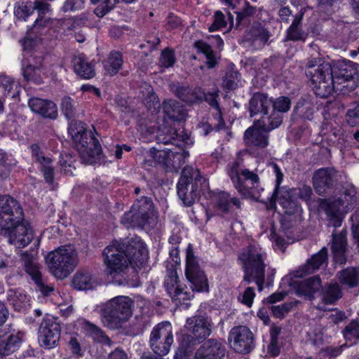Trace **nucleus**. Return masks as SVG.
<instances>
[{
	"instance_id": "f257e3e1",
	"label": "nucleus",
	"mask_w": 359,
	"mask_h": 359,
	"mask_svg": "<svg viewBox=\"0 0 359 359\" xmlns=\"http://www.w3.org/2000/svg\"><path fill=\"white\" fill-rule=\"evenodd\" d=\"M266 259L265 250L255 243L245 248L238 257V260L245 271L243 281L250 283L255 280L259 291L263 289L265 278Z\"/></svg>"
},
{
	"instance_id": "f03ea898",
	"label": "nucleus",
	"mask_w": 359,
	"mask_h": 359,
	"mask_svg": "<svg viewBox=\"0 0 359 359\" xmlns=\"http://www.w3.org/2000/svg\"><path fill=\"white\" fill-rule=\"evenodd\" d=\"M133 301L128 296H117L107 301L101 309L102 321L111 330L119 329L131 317Z\"/></svg>"
},
{
	"instance_id": "7ed1b4c3",
	"label": "nucleus",
	"mask_w": 359,
	"mask_h": 359,
	"mask_svg": "<svg viewBox=\"0 0 359 359\" xmlns=\"http://www.w3.org/2000/svg\"><path fill=\"white\" fill-rule=\"evenodd\" d=\"M158 140L164 144L171 145L170 147L163 149L159 145V148L154 149V158L159 163L167 165L171 164L175 158L180 159L182 156L180 148L189 144L191 141L189 135L182 127L170 130V134L165 136L159 135Z\"/></svg>"
},
{
	"instance_id": "20e7f679",
	"label": "nucleus",
	"mask_w": 359,
	"mask_h": 359,
	"mask_svg": "<svg viewBox=\"0 0 359 359\" xmlns=\"http://www.w3.org/2000/svg\"><path fill=\"white\" fill-rule=\"evenodd\" d=\"M331 65L321 59H312L306 65V74L317 96L326 97L334 90Z\"/></svg>"
},
{
	"instance_id": "39448f33",
	"label": "nucleus",
	"mask_w": 359,
	"mask_h": 359,
	"mask_svg": "<svg viewBox=\"0 0 359 359\" xmlns=\"http://www.w3.org/2000/svg\"><path fill=\"white\" fill-rule=\"evenodd\" d=\"M121 223L126 228H154L157 224V217L151 200L145 196L136 200L130 210L123 217Z\"/></svg>"
},
{
	"instance_id": "423d86ee",
	"label": "nucleus",
	"mask_w": 359,
	"mask_h": 359,
	"mask_svg": "<svg viewBox=\"0 0 359 359\" xmlns=\"http://www.w3.org/2000/svg\"><path fill=\"white\" fill-rule=\"evenodd\" d=\"M226 172L235 189L243 197H252L259 184L258 175L246 168L241 161L228 164Z\"/></svg>"
},
{
	"instance_id": "0eeeda50",
	"label": "nucleus",
	"mask_w": 359,
	"mask_h": 359,
	"mask_svg": "<svg viewBox=\"0 0 359 359\" xmlns=\"http://www.w3.org/2000/svg\"><path fill=\"white\" fill-rule=\"evenodd\" d=\"M78 262L77 253L72 245H65L48 253L46 263L51 273L58 279L67 277Z\"/></svg>"
},
{
	"instance_id": "6e6552de",
	"label": "nucleus",
	"mask_w": 359,
	"mask_h": 359,
	"mask_svg": "<svg viewBox=\"0 0 359 359\" xmlns=\"http://www.w3.org/2000/svg\"><path fill=\"white\" fill-rule=\"evenodd\" d=\"M184 327L181 346L188 353L210 335L212 323L208 317L198 315L188 318Z\"/></svg>"
},
{
	"instance_id": "1a4fd4ad",
	"label": "nucleus",
	"mask_w": 359,
	"mask_h": 359,
	"mask_svg": "<svg viewBox=\"0 0 359 359\" xmlns=\"http://www.w3.org/2000/svg\"><path fill=\"white\" fill-rule=\"evenodd\" d=\"M198 184L206 185L199 170L193 167H185L177 184V195L185 205L191 206L195 202L198 196Z\"/></svg>"
},
{
	"instance_id": "9d476101",
	"label": "nucleus",
	"mask_w": 359,
	"mask_h": 359,
	"mask_svg": "<svg viewBox=\"0 0 359 359\" xmlns=\"http://www.w3.org/2000/svg\"><path fill=\"white\" fill-rule=\"evenodd\" d=\"M106 273L115 278L124 274L128 269L126 244L113 241L103 251Z\"/></svg>"
},
{
	"instance_id": "9b49d317",
	"label": "nucleus",
	"mask_w": 359,
	"mask_h": 359,
	"mask_svg": "<svg viewBox=\"0 0 359 359\" xmlns=\"http://www.w3.org/2000/svg\"><path fill=\"white\" fill-rule=\"evenodd\" d=\"M272 168L276 177L272 199L279 203L284 210L285 215L293 216L295 220L301 219L302 209L297 198L289 192L288 189L285 187L280 189L279 187L283 177L280 168L276 163L272 165Z\"/></svg>"
},
{
	"instance_id": "f8f14e48",
	"label": "nucleus",
	"mask_w": 359,
	"mask_h": 359,
	"mask_svg": "<svg viewBox=\"0 0 359 359\" xmlns=\"http://www.w3.org/2000/svg\"><path fill=\"white\" fill-rule=\"evenodd\" d=\"M81 157L86 163L91 164L101 151V147L97 140L88 133L83 127L79 130L71 126L69 129Z\"/></svg>"
},
{
	"instance_id": "ddd939ff",
	"label": "nucleus",
	"mask_w": 359,
	"mask_h": 359,
	"mask_svg": "<svg viewBox=\"0 0 359 359\" xmlns=\"http://www.w3.org/2000/svg\"><path fill=\"white\" fill-rule=\"evenodd\" d=\"M172 343V327L170 323L163 322L153 328L150 334L149 344L156 354L158 355L168 354Z\"/></svg>"
},
{
	"instance_id": "4468645a",
	"label": "nucleus",
	"mask_w": 359,
	"mask_h": 359,
	"mask_svg": "<svg viewBox=\"0 0 359 359\" xmlns=\"http://www.w3.org/2000/svg\"><path fill=\"white\" fill-rule=\"evenodd\" d=\"M185 275L193 290L196 292L208 290V279L200 268L191 244H189L186 251Z\"/></svg>"
},
{
	"instance_id": "2eb2a0df",
	"label": "nucleus",
	"mask_w": 359,
	"mask_h": 359,
	"mask_svg": "<svg viewBox=\"0 0 359 359\" xmlns=\"http://www.w3.org/2000/svg\"><path fill=\"white\" fill-rule=\"evenodd\" d=\"M332 72L334 90H342L344 88L354 90L358 86L359 72L353 62L340 63L332 70Z\"/></svg>"
},
{
	"instance_id": "dca6fc26",
	"label": "nucleus",
	"mask_w": 359,
	"mask_h": 359,
	"mask_svg": "<svg viewBox=\"0 0 359 359\" xmlns=\"http://www.w3.org/2000/svg\"><path fill=\"white\" fill-rule=\"evenodd\" d=\"M11 224L7 227L0 226V229L7 232L11 244L18 248H25L32 241L33 233L29 224L24 220L23 211L22 210L20 219H11Z\"/></svg>"
},
{
	"instance_id": "f3484780",
	"label": "nucleus",
	"mask_w": 359,
	"mask_h": 359,
	"mask_svg": "<svg viewBox=\"0 0 359 359\" xmlns=\"http://www.w3.org/2000/svg\"><path fill=\"white\" fill-rule=\"evenodd\" d=\"M230 347L237 353H248L255 348V337L246 326L233 327L228 337Z\"/></svg>"
},
{
	"instance_id": "a211bd4d",
	"label": "nucleus",
	"mask_w": 359,
	"mask_h": 359,
	"mask_svg": "<svg viewBox=\"0 0 359 359\" xmlns=\"http://www.w3.org/2000/svg\"><path fill=\"white\" fill-rule=\"evenodd\" d=\"M60 337V326L50 317L45 318L39 330V341L46 348H53L57 346Z\"/></svg>"
},
{
	"instance_id": "6ab92c4d",
	"label": "nucleus",
	"mask_w": 359,
	"mask_h": 359,
	"mask_svg": "<svg viewBox=\"0 0 359 359\" xmlns=\"http://www.w3.org/2000/svg\"><path fill=\"white\" fill-rule=\"evenodd\" d=\"M270 123L263 121V118L254 123L253 126L248 128L244 134L245 142L252 146L264 148L269 144L268 133Z\"/></svg>"
},
{
	"instance_id": "aec40b11",
	"label": "nucleus",
	"mask_w": 359,
	"mask_h": 359,
	"mask_svg": "<svg viewBox=\"0 0 359 359\" xmlns=\"http://www.w3.org/2000/svg\"><path fill=\"white\" fill-rule=\"evenodd\" d=\"M126 248L128 266L130 265L133 269L137 270L146 265L149 259V252L141 240H131L126 245Z\"/></svg>"
},
{
	"instance_id": "412c9836",
	"label": "nucleus",
	"mask_w": 359,
	"mask_h": 359,
	"mask_svg": "<svg viewBox=\"0 0 359 359\" xmlns=\"http://www.w3.org/2000/svg\"><path fill=\"white\" fill-rule=\"evenodd\" d=\"M22 218V207L15 198L5 195L0 196V226L7 227L11 219Z\"/></svg>"
},
{
	"instance_id": "4be33fe9",
	"label": "nucleus",
	"mask_w": 359,
	"mask_h": 359,
	"mask_svg": "<svg viewBox=\"0 0 359 359\" xmlns=\"http://www.w3.org/2000/svg\"><path fill=\"white\" fill-rule=\"evenodd\" d=\"M290 105L291 102L287 97L281 96L275 100H271L269 116H262L264 123H270L269 130H273L280 126L283 121L282 114L287 112Z\"/></svg>"
},
{
	"instance_id": "5701e85b",
	"label": "nucleus",
	"mask_w": 359,
	"mask_h": 359,
	"mask_svg": "<svg viewBox=\"0 0 359 359\" xmlns=\"http://www.w3.org/2000/svg\"><path fill=\"white\" fill-rule=\"evenodd\" d=\"M345 203L341 198L323 200L320 202V208L326 212L330 224L334 227L341 226V215L348 211V207Z\"/></svg>"
},
{
	"instance_id": "b1692460",
	"label": "nucleus",
	"mask_w": 359,
	"mask_h": 359,
	"mask_svg": "<svg viewBox=\"0 0 359 359\" xmlns=\"http://www.w3.org/2000/svg\"><path fill=\"white\" fill-rule=\"evenodd\" d=\"M165 286L177 305L182 304L184 301L189 300L193 297L191 292L184 291L185 287L180 283L177 271L175 270L168 272L165 280Z\"/></svg>"
},
{
	"instance_id": "393cba45",
	"label": "nucleus",
	"mask_w": 359,
	"mask_h": 359,
	"mask_svg": "<svg viewBox=\"0 0 359 359\" xmlns=\"http://www.w3.org/2000/svg\"><path fill=\"white\" fill-rule=\"evenodd\" d=\"M24 265L26 272L31 276L39 290L43 295H48L53 291V287L47 285L42 278L39 264L34 258L26 256L24 259Z\"/></svg>"
},
{
	"instance_id": "a878e982",
	"label": "nucleus",
	"mask_w": 359,
	"mask_h": 359,
	"mask_svg": "<svg viewBox=\"0 0 359 359\" xmlns=\"http://www.w3.org/2000/svg\"><path fill=\"white\" fill-rule=\"evenodd\" d=\"M290 285L297 295L313 300V294L321 287V281L318 276H315L303 281H294Z\"/></svg>"
},
{
	"instance_id": "bb28decb",
	"label": "nucleus",
	"mask_w": 359,
	"mask_h": 359,
	"mask_svg": "<svg viewBox=\"0 0 359 359\" xmlns=\"http://www.w3.org/2000/svg\"><path fill=\"white\" fill-rule=\"evenodd\" d=\"M225 354V348L218 341L211 339L205 342L196 351L195 359H222Z\"/></svg>"
},
{
	"instance_id": "cd10ccee",
	"label": "nucleus",
	"mask_w": 359,
	"mask_h": 359,
	"mask_svg": "<svg viewBox=\"0 0 359 359\" xmlns=\"http://www.w3.org/2000/svg\"><path fill=\"white\" fill-rule=\"evenodd\" d=\"M28 105L32 111L44 117L55 118L57 116V106L51 101L33 97L29 100Z\"/></svg>"
},
{
	"instance_id": "c85d7f7f",
	"label": "nucleus",
	"mask_w": 359,
	"mask_h": 359,
	"mask_svg": "<svg viewBox=\"0 0 359 359\" xmlns=\"http://www.w3.org/2000/svg\"><path fill=\"white\" fill-rule=\"evenodd\" d=\"M171 90L180 99L188 103L201 102L205 96V92L201 88H190L185 86L172 85Z\"/></svg>"
},
{
	"instance_id": "c756f323",
	"label": "nucleus",
	"mask_w": 359,
	"mask_h": 359,
	"mask_svg": "<svg viewBox=\"0 0 359 359\" xmlns=\"http://www.w3.org/2000/svg\"><path fill=\"white\" fill-rule=\"evenodd\" d=\"M271 99L263 93H256L250 101V113L253 116L258 114H263L262 116H269Z\"/></svg>"
},
{
	"instance_id": "7c9ffc66",
	"label": "nucleus",
	"mask_w": 359,
	"mask_h": 359,
	"mask_svg": "<svg viewBox=\"0 0 359 359\" xmlns=\"http://www.w3.org/2000/svg\"><path fill=\"white\" fill-rule=\"evenodd\" d=\"M22 336L20 332L0 334V354L9 355L17 351L20 346Z\"/></svg>"
},
{
	"instance_id": "2f4dec72",
	"label": "nucleus",
	"mask_w": 359,
	"mask_h": 359,
	"mask_svg": "<svg viewBox=\"0 0 359 359\" xmlns=\"http://www.w3.org/2000/svg\"><path fill=\"white\" fill-rule=\"evenodd\" d=\"M334 171L330 168H321L313 175V187L319 194H322L325 188L331 186L334 181Z\"/></svg>"
},
{
	"instance_id": "473e14b6",
	"label": "nucleus",
	"mask_w": 359,
	"mask_h": 359,
	"mask_svg": "<svg viewBox=\"0 0 359 359\" xmlns=\"http://www.w3.org/2000/svg\"><path fill=\"white\" fill-rule=\"evenodd\" d=\"M341 296L342 294L339 285L337 283H330L322 291V302L315 305V306L319 310H324L325 305L335 303Z\"/></svg>"
},
{
	"instance_id": "72a5a7b5",
	"label": "nucleus",
	"mask_w": 359,
	"mask_h": 359,
	"mask_svg": "<svg viewBox=\"0 0 359 359\" xmlns=\"http://www.w3.org/2000/svg\"><path fill=\"white\" fill-rule=\"evenodd\" d=\"M304 13L294 16L291 25L286 31L285 41H304L307 34L302 28V21Z\"/></svg>"
},
{
	"instance_id": "f704fd0d",
	"label": "nucleus",
	"mask_w": 359,
	"mask_h": 359,
	"mask_svg": "<svg viewBox=\"0 0 359 359\" xmlns=\"http://www.w3.org/2000/svg\"><path fill=\"white\" fill-rule=\"evenodd\" d=\"M72 64L76 74L83 79H89L95 75L93 66L88 62L84 55H75L73 58Z\"/></svg>"
},
{
	"instance_id": "c9c22d12",
	"label": "nucleus",
	"mask_w": 359,
	"mask_h": 359,
	"mask_svg": "<svg viewBox=\"0 0 359 359\" xmlns=\"http://www.w3.org/2000/svg\"><path fill=\"white\" fill-rule=\"evenodd\" d=\"M332 250L335 262L343 264L346 262L345 251L346 240L345 234L341 232L339 235L332 233Z\"/></svg>"
},
{
	"instance_id": "e433bc0d",
	"label": "nucleus",
	"mask_w": 359,
	"mask_h": 359,
	"mask_svg": "<svg viewBox=\"0 0 359 359\" xmlns=\"http://www.w3.org/2000/svg\"><path fill=\"white\" fill-rule=\"evenodd\" d=\"M269 38V32L260 25L252 26L245 35L246 41H252L258 47L263 46Z\"/></svg>"
},
{
	"instance_id": "4c0bfd02",
	"label": "nucleus",
	"mask_w": 359,
	"mask_h": 359,
	"mask_svg": "<svg viewBox=\"0 0 359 359\" xmlns=\"http://www.w3.org/2000/svg\"><path fill=\"white\" fill-rule=\"evenodd\" d=\"M163 108L166 116L174 121H181L186 116L183 107L175 100L164 101Z\"/></svg>"
},
{
	"instance_id": "58836bf2",
	"label": "nucleus",
	"mask_w": 359,
	"mask_h": 359,
	"mask_svg": "<svg viewBox=\"0 0 359 359\" xmlns=\"http://www.w3.org/2000/svg\"><path fill=\"white\" fill-rule=\"evenodd\" d=\"M123 63L122 54L118 51L111 52L108 58L103 62L104 74L114 76L121 68Z\"/></svg>"
},
{
	"instance_id": "ea45409f",
	"label": "nucleus",
	"mask_w": 359,
	"mask_h": 359,
	"mask_svg": "<svg viewBox=\"0 0 359 359\" xmlns=\"http://www.w3.org/2000/svg\"><path fill=\"white\" fill-rule=\"evenodd\" d=\"M8 299L13 308L18 311H25L29 306V297L20 290H9Z\"/></svg>"
},
{
	"instance_id": "a19ab883",
	"label": "nucleus",
	"mask_w": 359,
	"mask_h": 359,
	"mask_svg": "<svg viewBox=\"0 0 359 359\" xmlns=\"http://www.w3.org/2000/svg\"><path fill=\"white\" fill-rule=\"evenodd\" d=\"M327 259V249L323 248L318 253L313 255L311 259L307 261V263L304 266L305 271L304 273H301L300 276L313 273L316 270L319 269L320 267L326 262Z\"/></svg>"
},
{
	"instance_id": "79ce46f5",
	"label": "nucleus",
	"mask_w": 359,
	"mask_h": 359,
	"mask_svg": "<svg viewBox=\"0 0 359 359\" xmlns=\"http://www.w3.org/2000/svg\"><path fill=\"white\" fill-rule=\"evenodd\" d=\"M339 281L350 287H355L359 283V269L347 268L337 273Z\"/></svg>"
},
{
	"instance_id": "37998d69",
	"label": "nucleus",
	"mask_w": 359,
	"mask_h": 359,
	"mask_svg": "<svg viewBox=\"0 0 359 359\" xmlns=\"http://www.w3.org/2000/svg\"><path fill=\"white\" fill-rule=\"evenodd\" d=\"M33 4L34 11L36 10L39 12V18L35 20L33 29H37L39 27H46L50 22L49 18L42 16L50 11V6L49 4L36 0Z\"/></svg>"
},
{
	"instance_id": "c03bdc74",
	"label": "nucleus",
	"mask_w": 359,
	"mask_h": 359,
	"mask_svg": "<svg viewBox=\"0 0 359 359\" xmlns=\"http://www.w3.org/2000/svg\"><path fill=\"white\" fill-rule=\"evenodd\" d=\"M0 87L6 97L14 98L20 92L18 83L6 75H0Z\"/></svg>"
},
{
	"instance_id": "a18cd8bd",
	"label": "nucleus",
	"mask_w": 359,
	"mask_h": 359,
	"mask_svg": "<svg viewBox=\"0 0 359 359\" xmlns=\"http://www.w3.org/2000/svg\"><path fill=\"white\" fill-rule=\"evenodd\" d=\"M215 204L217 208L222 212H228L231 204L236 206L237 208L241 207V203L239 200L235 197H230L229 194L226 192H220L215 196Z\"/></svg>"
},
{
	"instance_id": "49530a36",
	"label": "nucleus",
	"mask_w": 359,
	"mask_h": 359,
	"mask_svg": "<svg viewBox=\"0 0 359 359\" xmlns=\"http://www.w3.org/2000/svg\"><path fill=\"white\" fill-rule=\"evenodd\" d=\"M72 284L74 287L79 290H89L93 287V282L90 276L88 273H77L73 278Z\"/></svg>"
},
{
	"instance_id": "de8ad7c7",
	"label": "nucleus",
	"mask_w": 359,
	"mask_h": 359,
	"mask_svg": "<svg viewBox=\"0 0 359 359\" xmlns=\"http://www.w3.org/2000/svg\"><path fill=\"white\" fill-rule=\"evenodd\" d=\"M196 47L198 51L201 52L205 55L207 60L206 65L208 68H213L215 66L217 62L212 48L206 43L201 41L196 43Z\"/></svg>"
},
{
	"instance_id": "09e8293b",
	"label": "nucleus",
	"mask_w": 359,
	"mask_h": 359,
	"mask_svg": "<svg viewBox=\"0 0 359 359\" xmlns=\"http://www.w3.org/2000/svg\"><path fill=\"white\" fill-rule=\"evenodd\" d=\"M219 96V91L217 90L212 93H205V96L203 97V100H205L208 104L215 110L217 111V115L215 118L218 121V126L220 127L222 126H224V122L222 118V113L221 110L217 102V97Z\"/></svg>"
},
{
	"instance_id": "8fccbe9b",
	"label": "nucleus",
	"mask_w": 359,
	"mask_h": 359,
	"mask_svg": "<svg viewBox=\"0 0 359 359\" xmlns=\"http://www.w3.org/2000/svg\"><path fill=\"white\" fill-rule=\"evenodd\" d=\"M74 162V160L70 154L61 155L59 161L61 172L66 175L72 176L76 170Z\"/></svg>"
},
{
	"instance_id": "3c124183",
	"label": "nucleus",
	"mask_w": 359,
	"mask_h": 359,
	"mask_svg": "<svg viewBox=\"0 0 359 359\" xmlns=\"http://www.w3.org/2000/svg\"><path fill=\"white\" fill-rule=\"evenodd\" d=\"M88 332L94 340L107 344L109 346L112 345L111 340L104 334V332L100 328H99L96 325L93 324H89Z\"/></svg>"
},
{
	"instance_id": "603ef678",
	"label": "nucleus",
	"mask_w": 359,
	"mask_h": 359,
	"mask_svg": "<svg viewBox=\"0 0 359 359\" xmlns=\"http://www.w3.org/2000/svg\"><path fill=\"white\" fill-rule=\"evenodd\" d=\"M297 113L306 119H311L313 117L314 107L313 104L308 100L299 101L296 107Z\"/></svg>"
},
{
	"instance_id": "864d4df0",
	"label": "nucleus",
	"mask_w": 359,
	"mask_h": 359,
	"mask_svg": "<svg viewBox=\"0 0 359 359\" xmlns=\"http://www.w3.org/2000/svg\"><path fill=\"white\" fill-rule=\"evenodd\" d=\"M343 334L346 341L355 343L359 339V324L355 321L351 322L344 328Z\"/></svg>"
},
{
	"instance_id": "5fc2aeb1",
	"label": "nucleus",
	"mask_w": 359,
	"mask_h": 359,
	"mask_svg": "<svg viewBox=\"0 0 359 359\" xmlns=\"http://www.w3.org/2000/svg\"><path fill=\"white\" fill-rule=\"evenodd\" d=\"M23 75L27 81H32L36 83H40L42 81L41 69L38 67H34L31 65H27L23 69Z\"/></svg>"
},
{
	"instance_id": "6e6d98bb",
	"label": "nucleus",
	"mask_w": 359,
	"mask_h": 359,
	"mask_svg": "<svg viewBox=\"0 0 359 359\" xmlns=\"http://www.w3.org/2000/svg\"><path fill=\"white\" fill-rule=\"evenodd\" d=\"M34 11L33 4L31 1L19 4L15 8V14L19 19L25 20Z\"/></svg>"
},
{
	"instance_id": "4d7b16f0",
	"label": "nucleus",
	"mask_w": 359,
	"mask_h": 359,
	"mask_svg": "<svg viewBox=\"0 0 359 359\" xmlns=\"http://www.w3.org/2000/svg\"><path fill=\"white\" fill-rule=\"evenodd\" d=\"M239 74L237 71L231 69L226 72L223 79V87L227 90H233L237 86Z\"/></svg>"
},
{
	"instance_id": "13d9d810",
	"label": "nucleus",
	"mask_w": 359,
	"mask_h": 359,
	"mask_svg": "<svg viewBox=\"0 0 359 359\" xmlns=\"http://www.w3.org/2000/svg\"><path fill=\"white\" fill-rule=\"evenodd\" d=\"M41 172L46 182L52 184L54 180V168L51 164L50 158H48L46 163H39Z\"/></svg>"
},
{
	"instance_id": "bf43d9fd",
	"label": "nucleus",
	"mask_w": 359,
	"mask_h": 359,
	"mask_svg": "<svg viewBox=\"0 0 359 359\" xmlns=\"http://www.w3.org/2000/svg\"><path fill=\"white\" fill-rule=\"evenodd\" d=\"M118 0H103L101 5L98 6L94 11L95 14L102 18L111 11Z\"/></svg>"
},
{
	"instance_id": "052dcab7",
	"label": "nucleus",
	"mask_w": 359,
	"mask_h": 359,
	"mask_svg": "<svg viewBox=\"0 0 359 359\" xmlns=\"http://www.w3.org/2000/svg\"><path fill=\"white\" fill-rule=\"evenodd\" d=\"M227 21L225 19L224 15L220 11H217L214 15V21L209 27L210 32H215L221 28L226 27Z\"/></svg>"
},
{
	"instance_id": "680f3d73",
	"label": "nucleus",
	"mask_w": 359,
	"mask_h": 359,
	"mask_svg": "<svg viewBox=\"0 0 359 359\" xmlns=\"http://www.w3.org/2000/svg\"><path fill=\"white\" fill-rule=\"evenodd\" d=\"M62 111L67 118L74 116L75 107L74 101L69 97H65L61 103Z\"/></svg>"
},
{
	"instance_id": "e2e57ef3",
	"label": "nucleus",
	"mask_w": 359,
	"mask_h": 359,
	"mask_svg": "<svg viewBox=\"0 0 359 359\" xmlns=\"http://www.w3.org/2000/svg\"><path fill=\"white\" fill-rule=\"evenodd\" d=\"M147 94L144 99V104L149 109L152 107H158L160 106V102L157 95L154 93L150 86H147Z\"/></svg>"
},
{
	"instance_id": "0e129e2a",
	"label": "nucleus",
	"mask_w": 359,
	"mask_h": 359,
	"mask_svg": "<svg viewBox=\"0 0 359 359\" xmlns=\"http://www.w3.org/2000/svg\"><path fill=\"white\" fill-rule=\"evenodd\" d=\"M288 190L289 192L292 195H294V197H295L297 199V198H299L305 201H309L312 194V190L309 186H303L299 189H292Z\"/></svg>"
},
{
	"instance_id": "69168bd1",
	"label": "nucleus",
	"mask_w": 359,
	"mask_h": 359,
	"mask_svg": "<svg viewBox=\"0 0 359 359\" xmlns=\"http://www.w3.org/2000/svg\"><path fill=\"white\" fill-rule=\"evenodd\" d=\"M175 62V57L173 50L165 49L162 51L160 57V64L164 67H170Z\"/></svg>"
},
{
	"instance_id": "338daca9",
	"label": "nucleus",
	"mask_w": 359,
	"mask_h": 359,
	"mask_svg": "<svg viewBox=\"0 0 359 359\" xmlns=\"http://www.w3.org/2000/svg\"><path fill=\"white\" fill-rule=\"evenodd\" d=\"M346 121L352 127L359 124V104L347 111Z\"/></svg>"
},
{
	"instance_id": "774afa93",
	"label": "nucleus",
	"mask_w": 359,
	"mask_h": 359,
	"mask_svg": "<svg viewBox=\"0 0 359 359\" xmlns=\"http://www.w3.org/2000/svg\"><path fill=\"white\" fill-rule=\"evenodd\" d=\"M84 3L85 0H66L62 10L64 12L80 10L83 8Z\"/></svg>"
}]
</instances>
